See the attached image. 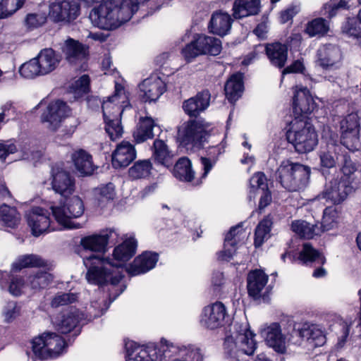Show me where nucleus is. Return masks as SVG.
Listing matches in <instances>:
<instances>
[{"mask_svg": "<svg viewBox=\"0 0 361 361\" xmlns=\"http://www.w3.org/2000/svg\"><path fill=\"white\" fill-rule=\"evenodd\" d=\"M62 51L66 60L71 63H75L82 60L87 54V49L82 44L71 38L65 41Z\"/></svg>", "mask_w": 361, "mask_h": 361, "instance_id": "nucleus-32", "label": "nucleus"}, {"mask_svg": "<svg viewBox=\"0 0 361 361\" xmlns=\"http://www.w3.org/2000/svg\"><path fill=\"white\" fill-rule=\"evenodd\" d=\"M72 160L77 171L82 176L91 175L94 171L92 156L84 149H78L72 154Z\"/></svg>", "mask_w": 361, "mask_h": 361, "instance_id": "nucleus-34", "label": "nucleus"}, {"mask_svg": "<svg viewBox=\"0 0 361 361\" xmlns=\"http://www.w3.org/2000/svg\"><path fill=\"white\" fill-rule=\"evenodd\" d=\"M80 14V6L75 0H59L49 6V17L63 25L74 21Z\"/></svg>", "mask_w": 361, "mask_h": 361, "instance_id": "nucleus-11", "label": "nucleus"}, {"mask_svg": "<svg viewBox=\"0 0 361 361\" xmlns=\"http://www.w3.org/2000/svg\"><path fill=\"white\" fill-rule=\"evenodd\" d=\"M125 0H108L92 10V23L102 30H114L128 21L133 16Z\"/></svg>", "mask_w": 361, "mask_h": 361, "instance_id": "nucleus-2", "label": "nucleus"}, {"mask_svg": "<svg viewBox=\"0 0 361 361\" xmlns=\"http://www.w3.org/2000/svg\"><path fill=\"white\" fill-rule=\"evenodd\" d=\"M360 124L357 114H350L341 122V137L358 139Z\"/></svg>", "mask_w": 361, "mask_h": 361, "instance_id": "nucleus-38", "label": "nucleus"}, {"mask_svg": "<svg viewBox=\"0 0 361 361\" xmlns=\"http://www.w3.org/2000/svg\"><path fill=\"white\" fill-rule=\"evenodd\" d=\"M20 216L15 207L6 204L0 207V221L9 228H15L20 222Z\"/></svg>", "mask_w": 361, "mask_h": 361, "instance_id": "nucleus-44", "label": "nucleus"}, {"mask_svg": "<svg viewBox=\"0 0 361 361\" xmlns=\"http://www.w3.org/2000/svg\"><path fill=\"white\" fill-rule=\"evenodd\" d=\"M19 73L22 77L27 79H32L38 75H44L36 57L21 65Z\"/></svg>", "mask_w": 361, "mask_h": 361, "instance_id": "nucleus-48", "label": "nucleus"}, {"mask_svg": "<svg viewBox=\"0 0 361 361\" xmlns=\"http://www.w3.org/2000/svg\"><path fill=\"white\" fill-rule=\"evenodd\" d=\"M359 4H361V0H357ZM352 0H329L327 3L324 4L319 11L321 16L331 20L336 14L343 10H348L351 5Z\"/></svg>", "mask_w": 361, "mask_h": 361, "instance_id": "nucleus-41", "label": "nucleus"}, {"mask_svg": "<svg viewBox=\"0 0 361 361\" xmlns=\"http://www.w3.org/2000/svg\"><path fill=\"white\" fill-rule=\"evenodd\" d=\"M51 281V274L46 271H38L29 277L31 288L36 290L46 288Z\"/></svg>", "mask_w": 361, "mask_h": 361, "instance_id": "nucleus-51", "label": "nucleus"}, {"mask_svg": "<svg viewBox=\"0 0 361 361\" xmlns=\"http://www.w3.org/2000/svg\"><path fill=\"white\" fill-rule=\"evenodd\" d=\"M155 126L154 121L151 117L140 118L137 128L133 132V137L136 142L141 143L153 138L154 135L153 129Z\"/></svg>", "mask_w": 361, "mask_h": 361, "instance_id": "nucleus-37", "label": "nucleus"}, {"mask_svg": "<svg viewBox=\"0 0 361 361\" xmlns=\"http://www.w3.org/2000/svg\"><path fill=\"white\" fill-rule=\"evenodd\" d=\"M212 128L209 123L197 120L183 123L178 129V140L187 150L202 149L207 142Z\"/></svg>", "mask_w": 361, "mask_h": 361, "instance_id": "nucleus-5", "label": "nucleus"}, {"mask_svg": "<svg viewBox=\"0 0 361 361\" xmlns=\"http://www.w3.org/2000/svg\"><path fill=\"white\" fill-rule=\"evenodd\" d=\"M300 8L299 4H293L286 9L281 12L280 20L281 23H286L300 12Z\"/></svg>", "mask_w": 361, "mask_h": 361, "instance_id": "nucleus-64", "label": "nucleus"}, {"mask_svg": "<svg viewBox=\"0 0 361 361\" xmlns=\"http://www.w3.org/2000/svg\"><path fill=\"white\" fill-rule=\"evenodd\" d=\"M129 104L128 94L125 87L116 82L114 93L104 100L102 104L105 130L111 140H116L123 134L121 116Z\"/></svg>", "mask_w": 361, "mask_h": 361, "instance_id": "nucleus-3", "label": "nucleus"}, {"mask_svg": "<svg viewBox=\"0 0 361 361\" xmlns=\"http://www.w3.org/2000/svg\"><path fill=\"white\" fill-rule=\"evenodd\" d=\"M46 22V18L44 16L36 13H30L26 16L25 23L27 27L29 28H35Z\"/></svg>", "mask_w": 361, "mask_h": 361, "instance_id": "nucleus-63", "label": "nucleus"}, {"mask_svg": "<svg viewBox=\"0 0 361 361\" xmlns=\"http://www.w3.org/2000/svg\"><path fill=\"white\" fill-rule=\"evenodd\" d=\"M334 54L335 49L331 44L325 45L322 49L317 50L319 66L326 69L334 66L336 63Z\"/></svg>", "mask_w": 361, "mask_h": 361, "instance_id": "nucleus-50", "label": "nucleus"}, {"mask_svg": "<svg viewBox=\"0 0 361 361\" xmlns=\"http://www.w3.org/2000/svg\"><path fill=\"white\" fill-rule=\"evenodd\" d=\"M286 137L298 153L312 151L316 145V133L312 121L295 118L290 123Z\"/></svg>", "mask_w": 361, "mask_h": 361, "instance_id": "nucleus-6", "label": "nucleus"}, {"mask_svg": "<svg viewBox=\"0 0 361 361\" xmlns=\"http://www.w3.org/2000/svg\"><path fill=\"white\" fill-rule=\"evenodd\" d=\"M235 331L224 341L225 353L231 359L238 360L243 355H251L256 349L255 334L247 324H234Z\"/></svg>", "mask_w": 361, "mask_h": 361, "instance_id": "nucleus-4", "label": "nucleus"}, {"mask_svg": "<svg viewBox=\"0 0 361 361\" xmlns=\"http://www.w3.org/2000/svg\"><path fill=\"white\" fill-rule=\"evenodd\" d=\"M126 361H157V350L153 347L140 345L133 341L126 343Z\"/></svg>", "mask_w": 361, "mask_h": 361, "instance_id": "nucleus-22", "label": "nucleus"}, {"mask_svg": "<svg viewBox=\"0 0 361 361\" xmlns=\"http://www.w3.org/2000/svg\"><path fill=\"white\" fill-rule=\"evenodd\" d=\"M268 276L261 270H254L247 276V291L250 296L258 299L267 293Z\"/></svg>", "mask_w": 361, "mask_h": 361, "instance_id": "nucleus-24", "label": "nucleus"}, {"mask_svg": "<svg viewBox=\"0 0 361 361\" xmlns=\"http://www.w3.org/2000/svg\"><path fill=\"white\" fill-rule=\"evenodd\" d=\"M118 233L115 229H106L99 234L86 236L81 239L80 243L85 250L93 252H103L109 243H116Z\"/></svg>", "mask_w": 361, "mask_h": 361, "instance_id": "nucleus-18", "label": "nucleus"}, {"mask_svg": "<svg viewBox=\"0 0 361 361\" xmlns=\"http://www.w3.org/2000/svg\"><path fill=\"white\" fill-rule=\"evenodd\" d=\"M271 225L272 220L269 216H267L259 223L255 233L254 243L255 247H260L270 237Z\"/></svg>", "mask_w": 361, "mask_h": 361, "instance_id": "nucleus-43", "label": "nucleus"}, {"mask_svg": "<svg viewBox=\"0 0 361 361\" xmlns=\"http://www.w3.org/2000/svg\"><path fill=\"white\" fill-rule=\"evenodd\" d=\"M315 329L316 327L314 324H310L308 322L302 324L301 327H294V331L296 333V334L304 339H307V341L310 339H312L314 341L315 339Z\"/></svg>", "mask_w": 361, "mask_h": 361, "instance_id": "nucleus-57", "label": "nucleus"}, {"mask_svg": "<svg viewBox=\"0 0 361 361\" xmlns=\"http://www.w3.org/2000/svg\"><path fill=\"white\" fill-rule=\"evenodd\" d=\"M266 54L270 63L279 68H283L288 59V47L280 42L267 44L265 47Z\"/></svg>", "mask_w": 361, "mask_h": 361, "instance_id": "nucleus-30", "label": "nucleus"}, {"mask_svg": "<svg viewBox=\"0 0 361 361\" xmlns=\"http://www.w3.org/2000/svg\"><path fill=\"white\" fill-rule=\"evenodd\" d=\"M221 48V42L219 39L205 35H196L182 49L181 53L185 59L190 62L200 55L216 56L220 54Z\"/></svg>", "mask_w": 361, "mask_h": 361, "instance_id": "nucleus-9", "label": "nucleus"}, {"mask_svg": "<svg viewBox=\"0 0 361 361\" xmlns=\"http://www.w3.org/2000/svg\"><path fill=\"white\" fill-rule=\"evenodd\" d=\"M36 58L44 75L54 71L61 61V56L51 48L41 50Z\"/></svg>", "mask_w": 361, "mask_h": 361, "instance_id": "nucleus-31", "label": "nucleus"}, {"mask_svg": "<svg viewBox=\"0 0 361 361\" xmlns=\"http://www.w3.org/2000/svg\"><path fill=\"white\" fill-rule=\"evenodd\" d=\"M78 300V295L73 293H58L56 294L51 301V306L54 308L61 306L67 305L75 302Z\"/></svg>", "mask_w": 361, "mask_h": 361, "instance_id": "nucleus-53", "label": "nucleus"}, {"mask_svg": "<svg viewBox=\"0 0 361 361\" xmlns=\"http://www.w3.org/2000/svg\"><path fill=\"white\" fill-rule=\"evenodd\" d=\"M353 189L350 180L343 178H341L339 181L331 180L329 185H326L325 189L317 195V200L324 199L334 205L338 204L346 199Z\"/></svg>", "mask_w": 361, "mask_h": 361, "instance_id": "nucleus-12", "label": "nucleus"}, {"mask_svg": "<svg viewBox=\"0 0 361 361\" xmlns=\"http://www.w3.org/2000/svg\"><path fill=\"white\" fill-rule=\"evenodd\" d=\"M158 261V255L151 252H145L137 257L128 267L127 271L131 276L145 274L153 269Z\"/></svg>", "mask_w": 361, "mask_h": 361, "instance_id": "nucleus-25", "label": "nucleus"}, {"mask_svg": "<svg viewBox=\"0 0 361 361\" xmlns=\"http://www.w3.org/2000/svg\"><path fill=\"white\" fill-rule=\"evenodd\" d=\"M25 219L32 235L36 237L54 230V228H51L49 212L42 207L31 208L26 212Z\"/></svg>", "mask_w": 361, "mask_h": 361, "instance_id": "nucleus-16", "label": "nucleus"}, {"mask_svg": "<svg viewBox=\"0 0 361 361\" xmlns=\"http://www.w3.org/2000/svg\"><path fill=\"white\" fill-rule=\"evenodd\" d=\"M25 286L26 284L23 278L18 276H13L11 279L8 290L13 295L19 296L23 293Z\"/></svg>", "mask_w": 361, "mask_h": 361, "instance_id": "nucleus-58", "label": "nucleus"}, {"mask_svg": "<svg viewBox=\"0 0 361 361\" xmlns=\"http://www.w3.org/2000/svg\"><path fill=\"white\" fill-rule=\"evenodd\" d=\"M65 348V341L55 333H44L32 341V352L41 360L56 357L63 353Z\"/></svg>", "mask_w": 361, "mask_h": 361, "instance_id": "nucleus-10", "label": "nucleus"}, {"mask_svg": "<svg viewBox=\"0 0 361 361\" xmlns=\"http://www.w3.org/2000/svg\"><path fill=\"white\" fill-rule=\"evenodd\" d=\"M343 32L355 38H361V9L356 18H348L342 27Z\"/></svg>", "mask_w": 361, "mask_h": 361, "instance_id": "nucleus-49", "label": "nucleus"}, {"mask_svg": "<svg viewBox=\"0 0 361 361\" xmlns=\"http://www.w3.org/2000/svg\"><path fill=\"white\" fill-rule=\"evenodd\" d=\"M21 307L16 301L7 302L4 309V316L6 322H11L20 314Z\"/></svg>", "mask_w": 361, "mask_h": 361, "instance_id": "nucleus-56", "label": "nucleus"}, {"mask_svg": "<svg viewBox=\"0 0 361 361\" xmlns=\"http://www.w3.org/2000/svg\"><path fill=\"white\" fill-rule=\"evenodd\" d=\"M262 192L259 203V209L262 210L268 206L271 202V192L268 189L267 180L262 172L255 173L250 179L248 200L250 202L255 199L257 193Z\"/></svg>", "mask_w": 361, "mask_h": 361, "instance_id": "nucleus-17", "label": "nucleus"}, {"mask_svg": "<svg viewBox=\"0 0 361 361\" xmlns=\"http://www.w3.org/2000/svg\"><path fill=\"white\" fill-rule=\"evenodd\" d=\"M137 245V240L130 237L116 247L113 252L115 262L94 254L84 257L83 264L87 269V281L95 285L117 284L122 279L120 268L135 254Z\"/></svg>", "mask_w": 361, "mask_h": 361, "instance_id": "nucleus-1", "label": "nucleus"}, {"mask_svg": "<svg viewBox=\"0 0 361 361\" xmlns=\"http://www.w3.org/2000/svg\"><path fill=\"white\" fill-rule=\"evenodd\" d=\"M227 99L231 102L240 97L243 91V75L240 73L232 75L224 86Z\"/></svg>", "mask_w": 361, "mask_h": 361, "instance_id": "nucleus-39", "label": "nucleus"}, {"mask_svg": "<svg viewBox=\"0 0 361 361\" xmlns=\"http://www.w3.org/2000/svg\"><path fill=\"white\" fill-rule=\"evenodd\" d=\"M293 106L296 114H300L299 118L312 121L309 115H314L315 103L310 90L302 86H296L293 97Z\"/></svg>", "mask_w": 361, "mask_h": 361, "instance_id": "nucleus-15", "label": "nucleus"}, {"mask_svg": "<svg viewBox=\"0 0 361 361\" xmlns=\"http://www.w3.org/2000/svg\"><path fill=\"white\" fill-rule=\"evenodd\" d=\"M70 109L61 100L51 102L41 116V121L46 128L51 131L56 130L66 117L68 116Z\"/></svg>", "mask_w": 361, "mask_h": 361, "instance_id": "nucleus-13", "label": "nucleus"}, {"mask_svg": "<svg viewBox=\"0 0 361 361\" xmlns=\"http://www.w3.org/2000/svg\"><path fill=\"white\" fill-rule=\"evenodd\" d=\"M50 209L56 221L64 228L77 229L82 227V224L73 221V219L78 218L84 213V205L79 197L74 196L67 200L63 205H51Z\"/></svg>", "mask_w": 361, "mask_h": 361, "instance_id": "nucleus-8", "label": "nucleus"}, {"mask_svg": "<svg viewBox=\"0 0 361 361\" xmlns=\"http://www.w3.org/2000/svg\"><path fill=\"white\" fill-rule=\"evenodd\" d=\"M175 154L170 150L166 143L161 140H155L152 147V157L157 164L166 169L173 164Z\"/></svg>", "mask_w": 361, "mask_h": 361, "instance_id": "nucleus-28", "label": "nucleus"}, {"mask_svg": "<svg viewBox=\"0 0 361 361\" xmlns=\"http://www.w3.org/2000/svg\"><path fill=\"white\" fill-rule=\"evenodd\" d=\"M298 260L302 264L309 265L316 260V250L309 243H305L299 253Z\"/></svg>", "mask_w": 361, "mask_h": 361, "instance_id": "nucleus-54", "label": "nucleus"}, {"mask_svg": "<svg viewBox=\"0 0 361 361\" xmlns=\"http://www.w3.org/2000/svg\"><path fill=\"white\" fill-rule=\"evenodd\" d=\"M89 76L87 75H83L72 84L71 88L76 93H86L89 91Z\"/></svg>", "mask_w": 361, "mask_h": 361, "instance_id": "nucleus-61", "label": "nucleus"}, {"mask_svg": "<svg viewBox=\"0 0 361 361\" xmlns=\"http://www.w3.org/2000/svg\"><path fill=\"white\" fill-rule=\"evenodd\" d=\"M161 344L162 350L166 353L167 351L171 353H176L177 351L181 355H185L187 357L192 360V361H203V357L200 352V349L194 346L190 345L188 348L184 347L183 348H179L178 346L175 345L172 342L162 338L161 340Z\"/></svg>", "mask_w": 361, "mask_h": 361, "instance_id": "nucleus-36", "label": "nucleus"}, {"mask_svg": "<svg viewBox=\"0 0 361 361\" xmlns=\"http://www.w3.org/2000/svg\"><path fill=\"white\" fill-rule=\"evenodd\" d=\"M310 173L308 167L290 160H284L277 169V178L286 190L295 192L306 187Z\"/></svg>", "mask_w": 361, "mask_h": 361, "instance_id": "nucleus-7", "label": "nucleus"}, {"mask_svg": "<svg viewBox=\"0 0 361 361\" xmlns=\"http://www.w3.org/2000/svg\"><path fill=\"white\" fill-rule=\"evenodd\" d=\"M83 318V314L79 310H71L55 322L56 327L61 334H67L73 329Z\"/></svg>", "mask_w": 361, "mask_h": 361, "instance_id": "nucleus-35", "label": "nucleus"}, {"mask_svg": "<svg viewBox=\"0 0 361 361\" xmlns=\"http://www.w3.org/2000/svg\"><path fill=\"white\" fill-rule=\"evenodd\" d=\"M261 336L266 343L276 352L283 353L286 350V337L281 332L279 323H271L261 329Z\"/></svg>", "mask_w": 361, "mask_h": 361, "instance_id": "nucleus-20", "label": "nucleus"}, {"mask_svg": "<svg viewBox=\"0 0 361 361\" xmlns=\"http://www.w3.org/2000/svg\"><path fill=\"white\" fill-rule=\"evenodd\" d=\"M109 304H107L105 297L99 298L97 300L91 302L90 308L93 310L90 312L94 317H99L108 309Z\"/></svg>", "mask_w": 361, "mask_h": 361, "instance_id": "nucleus-60", "label": "nucleus"}, {"mask_svg": "<svg viewBox=\"0 0 361 361\" xmlns=\"http://www.w3.org/2000/svg\"><path fill=\"white\" fill-rule=\"evenodd\" d=\"M210 97L209 92L204 90L195 97L185 100L183 103L185 113L190 117H197L209 106Z\"/></svg>", "mask_w": 361, "mask_h": 361, "instance_id": "nucleus-23", "label": "nucleus"}, {"mask_svg": "<svg viewBox=\"0 0 361 361\" xmlns=\"http://www.w3.org/2000/svg\"><path fill=\"white\" fill-rule=\"evenodd\" d=\"M260 0H235L233 15L235 18L257 15L260 11Z\"/></svg>", "mask_w": 361, "mask_h": 361, "instance_id": "nucleus-33", "label": "nucleus"}, {"mask_svg": "<svg viewBox=\"0 0 361 361\" xmlns=\"http://www.w3.org/2000/svg\"><path fill=\"white\" fill-rule=\"evenodd\" d=\"M135 157L136 151L133 145L123 141L118 145L112 154V164L116 169L126 167Z\"/></svg>", "mask_w": 361, "mask_h": 361, "instance_id": "nucleus-26", "label": "nucleus"}, {"mask_svg": "<svg viewBox=\"0 0 361 361\" xmlns=\"http://www.w3.org/2000/svg\"><path fill=\"white\" fill-rule=\"evenodd\" d=\"M232 19L231 16L223 11H216L211 17L208 24L210 32L219 36H224L231 28Z\"/></svg>", "mask_w": 361, "mask_h": 361, "instance_id": "nucleus-29", "label": "nucleus"}, {"mask_svg": "<svg viewBox=\"0 0 361 361\" xmlns=\"http://www.w3.org/2000/svg\"><path fill=\"white\" fill-rule=\"evenodd\" d=\"M356 164L350 159V157L345 156L343 164L341 168L343 176L341 178L350 180V176L356 171Z\"/></svg>", "mask_w": 361, "mask_h": 361, "instance_id": "nucleus-62", "label": "nucleus"}, {"mask_svg": "<svg viewBox=\"0 0 361 361\" xmlns=\"http://www.w3.org/2000/svg\"><path fill=\"white\" fill-rule=\"evenodd\" d=\"M23 159L28 161L37 162L43 155V152L37 148L25 145L22 149Z\"/></svg>", "mask_w": 361, "mask_h": 361, "instance_id": "nucleus-59", "label": "nucleus"}, {"mask_svg": "<svg viewBox=\"0 0 361 361\" xmlns=\"http://www.w3.org/2000/svg\"><path fill=\"white\" fill-rule=\"evenodd\" d=\"M140 89L145 102H154L158 99L165 91V85L157 76L145 79L140 85Z\"/></svg>", "mask_w": 361, "mask_h": 361, "instance_id": "nucleus-27", "label": "nucleus"}, {"mask_svg": "<svg viewBox=\"0 0 361 361\" xmlns=\"http://www.w3.org/2000/svg\"><path fill=\"white\" fill-rule=\"evenodd\" d=\"M338 212L337 209L332 206L326 207L324 209L320 222L322 232L328 231L336 226Z\"/></svg>", "mask_w": 361, "mask_h": 361, "instance_id": "nucleus-47", "label": "nucleus"}, {"mask_svg": "<svg viewBox=\"0 0 361 361\" xmlns=\"http://www.w3.org/2000/svg\"><path fill=\"white\" fill-rule=\"evenodd\" d=\"M25 0H0V18H6L22 7Z\"/></svg>", "mask_w": 361, "mask_h": 361, "instance_id": "nucleus-52", "label": "nucleus"}, {"mask_svg": "<svg viewBox=\"0 0 361 361\" xmlns=\"http://www.w3.org/2000/svg\"><path fill=\"white\" fill-rule=\"evenodd\" d=\"M291 231L301 238L312 239L314 236V226L304 220H294L290 224Z\"/></svg>", "mask_w": 361, "mask_h": 361, "instance_id": "nucleus-46", "label": "nucleus"}, {"mask_svg": "<svg viewBox=\"0 0 361 361\" xmlns=\"http://www.w3.org/2000/svg\"><path fill=\"white\" fill-rule=\"evenodd\" d=\"M228 317L225 305L221 302H216L203 308L200 323L207 329H215L223 326Z\"/></svg>", "mask_w": 361, "mask_h": 361, "instance_id": "nucleus-14", "label": "nucleus"}, {"mask_svg": "<svg viewBox=\"0 0 361 361\" xmlns=\"http://www.w3.org/2000/svg\"><path fill=\"white\" fill-rule=\"evenodd\" d=\"M245 234L241 224L232 227L226 235L224 250L219 254V259L230 260L236 250V245L245 238Z\"/></svg>", "mask_w": 361, "mask_h": 361, "instance_id": "nucleus-21", "label": "nucleus"}, {"mask_svg": "<svg viewBox=\"0 0 361 361\" xmlns=\"http://www.w3.org/2000/svg\"><path fill=\"white\" fill-rule=\"evenodd\" d=\"M51 184L56 193L65 197L71 195L75 189L74 180L69 173L59 166L52 168Z\"/></svg>", "mask_w": 361, "mask_h": 361, "instance_id": "nucleus-19", "label": "nucleus"}, {"mask_svg": "<svg viewBox=\"0 0 361 361\" xmlns=\"http://www.w3.org/2000/svg\"><path fill=\"white\" fill-rule=\"evenodd\" d=\"M320 169L319 171L322 176L326 179V175L329 174V170L331 168L335 167L336 161L329 152H324L320 154Z\"/></svg>", "mask_w": 361, "mask_h": 361, "instance_id": "nucleus-55", "label": "nucleus"}, {"mask_svg": "<svg viewBox=\"0 0 361 361\" xmlns=\"http://www.w3.org/2000/svg\"><path fill=\"white\" fill-rule=\"evenodd\" d=\"M173 173L180 180L191 182L194 179L195 172L192 169L190 160L183 157L174 165Z\"/></svg>", "mask_w": 361, "mask_h": 361, "instance_id": "nucleus-40", "label": "nucleus"}, {"mask_svg": "<svg viewBox=\"0 0 361 361\" xmlns=\"http://www.w3.org/2000/svg\"><path fill=\"white\" fill-rule=\"evenodd\" d=\"M152 164L149 159L139 160L129 169V176L133 179L145 178L149 176Z\"/></svg>", "mask_w": 361, "mask_h": 361, "instance_id": "nucleus-45", "label": "nucleus"}, {"mask_svg": "<svg viewBox=\"0 0 361 361\" xmlns=\"http://www.w3.org/2000/svg\"><path fill=\"white\" fill-rule=\"evenodd\" d=\"M45 262L38 255H25L19 257L12 264V271H18L23 268L44 267Z\"/></svg>", "mask_w": 361, "mask_h": 361, "instance_id": "nucleus-42", "label": "nucleus"}]
</instances>
